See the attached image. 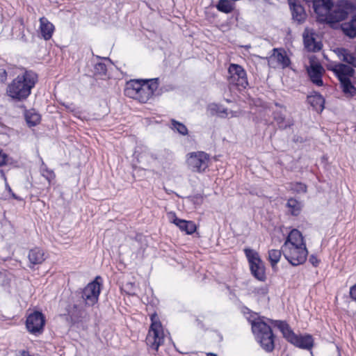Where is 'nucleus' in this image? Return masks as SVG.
I'll return each instance as SVG.
<instances>
[{"label": "nucleus", "instance_id": "1", "mask_svg": "<svg viewBox=\"0 0 356 356\" xmlns=\"http://www.w3.org/2000/svg\"><path fill=\"white\" fill-rule=\"evenodd\" d=\"M249 321L251 323L252 331L256 341L261 347L267 352H271L275 347L274 335L271 330V324L277 327L283 334V337L295 346L309 350L313 347L314 339L310 334L297 335L283 321H275L264 317L252 316Z\"/></svg>", "mask_w": 356, "mask_h": 356}, {"label": "nucleus", "instance_id": "2", "mask_svg": "<svg viewBox=\"0 0 356 356\" xmlns=\"http://www.w3.org/2000/svg\"><path fill=\"white\" fill-rule=\"evenodd\" d=\"M355 8L353 3L347 1L334 5L332 0H313V9L318 20L330 24L344 19Z\"/></svg>", "mask_w": 356, "mask_h": 356}, {"label": "nucleus", "instance_id": "3", "mask_svg": "<svg viewBox=\"0 0 356 356\" xmlns=\"http://www.w3.org/2000/svg\"><path fill=\"white\" fill-rule=\"evenodd\" d=\"M284 258L293 266L305 263L308 255L306 243L302 233L298 229H293L289 234L282 246Z\"/></svg>", "mask_w": 356, "mask_h": 356}, {"label": "nucleus", "instance_id": "4", "mask_svg": "<svg viewBox=\"0 0 356 356\" xmlns=\"http://www.w3.org/2000/svg\"><path fill=\"white\" fill-rule=\"evenodd\" d=\"M38 81V75L31 70L22 69L17 76L8 85L6 94L11 99L22 101L31 93Z\"/></svg>", "mask_w": 356, "mask_h": 356}, {"label": "nucleus", "instance_id": "5", "mask_svg": "<svg viewBox=\"0 0 356 356\" xmlns=\"http://www.w3.org/2000/svg\"><path fill=\"white\" fill-rule=\"evenodd\" d=\"M158 88L156 79H133L127 82L124 95L141 103L147 102Z\"/></svg>", "mask_w": 356, "mask_h": 356}, {"label": "nucleus", "instance_id": "6", "mask_svg": "<svg viewBox=\"0 0 356 356\" xmlns=\"http://www.w3.org/2000/svg\"><path fill=\"white\" fill-rule=\"evenodd\" d=\"M150 320L151 325L146 337V343L149 348L156 352L159 348L163 344L164 339L168 333L165 331L156 313L151 315Z\"/></svg>", "mask_w": 356, "mask_h": 356}, {"label": "nucleus", "instance_id": "7", "mask_svg": "<svg viewBox=\"0 0 356 356\" xmlns=\"http://www.w3.org/2000/svg\"><path fill=\"white\" fill-rule=\"evenodd\" d=\"M328 69L338 77L340 81L342 90L347 97H353L356 95V88L350 81V77L353 76L354 70L346 65L330 64Z\"/></svg>", "mask_w": 356, "mask_h": 356}, {"label": "nucleus", "instance_id": "8", "mask_svg": "<svg viewBox=\"0 0 356 356\" xmlns=\"http://www.w3.org/2000/svg\"><path fill=\"white\" fill-rule=\"evenodd\" d=\"M209 156L203 152H191L186 155L187 168L194 172H203L209 166Z\"/></svg>", "mask_w": 356, "mask_h": 356}, {"label": "nucleus", "instance_id": "9", "mask_svg": "<svg viewBox=\"0 0 356 356\" xmlns=\"http://www.w3.org/2000/svg\"><path fill=\"white\" fill-rule=\"evenodd\" d=\"M252 274L259 280L264 281L266 278L265 268L258 252L252 249H245Z\"/></svg>", "mask_w": 356, "mask_h": 356}, {"label": "nucleus", "instance_id": "10", "mask_svg": "<svg viewBox=\"0 0 356 356\" xmlns=\"http://www.w3.org/2000/svg\"><path fill=\"white\" fill-rule=\"evenodd\" d=\"M99 280V277H96V279L90 282L83 291L82 298L85 304L88 306H93L98 301L102 289V284Z\"/></svg>", "mask_w": 356, "mask_h": 356}, {"label": "nucleus", "instance_id": "11", "mask_svg": "<svg viewBox=\"0 0 356 356\" xmlns=\"http://www.w3.org/2000/svg\"><path fill=\"white\" fill-rule=\"evenodd\" d=\"M45 324L44 315L38 311L29 314L26 317V327L27 330L33 334H40Z\"/></svg>", "mask_w": 356, "mask_h": 356}, {"label": "nucleus", "instance_id": "12", "mask_svg": "<svg viewBox=\"0 0 356 356\" xmlns=\"http://www.w3.org/2000/svg\"><path fill=\"white\" fill-rule=\"evenodd\" d=\"M228 72L229 81L231 84L241 88H245L248 86L246 72L241 66L237 64H231Z\"/></svg>", "mask_w": 356, "mask_h": 356}, {"label": "nucleus", "instance_id": "13", "mask_svg": "<svg viewBox=\"0 0 356 356\" xmlns=\"http://www.w3.org/2000/svg\"><path fill=\"white\" fill-rule=\"evenodd\" d=\"M268 64L272 67L284 68L289 65L290 60L285 51L275 49L268 59Z\"/></svg>", "mask_w": 356, "mask_h": 356}, {"label": "nucleus", "instance_id": "14", "mask_svg": "<svg viewBox=\"0 0 356 356\" xmlns=\"http://www.w3.org/2000/svg\"><path fill=\"white\" fill-rule=\"evenodd\" d=\"M308 75L313 83L318 86L323 84L321 79L324 70L321 65L313 59H310L309 66L307 67Z\"/></svg>", "mask_w": 356, "mask_h": 356}, {"label": "nucleus", "instance_id": "15", "mask_svg": "<svg viewBox=\"0 0 356 356\" xmlns=\"http://www.w3.org/2000/svg\"><path fill=\"white\" fill-rule=\"evenodd\" d=\"M303 40L305 47L309 51H318L321 48V44L316 41L314 33L312 29H305L303 33Z\"/></svg>", "mask_w": 356, "mask_h": 356}, {"label": "nucleus", "instance_id": "16", "mask_svg": "<svg viewBox=\"0 0 356 356\" xmlns=\"http://www.w3.org/2000/svg\"><path fill=\"white\" fill-rule=\"evenodd\" d=\"M292 13L293 19L301 23L306 19L307 15L303 7L296 0H288Z\"/></svg>", "mask_w": 356, "mask_h": 356}, {"label": "nucleus", "instance_id": "17", "mask_svg": "<svg viewBox=\"0 0 356 356\" xmlns=\"http://www.w3.org/2000/svg\"><path fill=\"white\" fill-rule=\"evenodd\" d=\"M54 26L50 22L47 18L41 17L40 19V26L39 31L41 35V37L45 40H48L51 37L54 32Z\"/></svg>", "mask_w": 356, "mask_h": 356}, {"label": "nucleus", "instance_id": "18", "mask_svg": "<svg viewBox=\"0 0 356 356\" xmlns=\"http://www.w3.org/2000/svg\"><path fill=\"white\" fill-rule=\"evenodd\" d=\"M209 111L212 115H217L221 118H233L237 115L235 111H228L226 108L216 104H211L208 106Z\"/></svg>", "mask_w": 356, "mask_h": 356}, {"label": "nucleus", "instance_id": "19", "mask_svg": "<svg viewBox=\"0 0 356 356\" xmlns=\"http://www.w3.org/2000/svg\"><path fill=\"white\" fill-rule=\"evenodd\" d=\"M334 52L341 60L356 67V53H351L343 48H337Z\"/></svg>", "mask_w": 356, "mask_h": 356}, {"label": "nucleus", "instance_id": "20", "mask_svg": "<svg viewBox=\"0 0 356 356\" xmlns=\"http://www.w3.org/2000/svg\"><path fill=\"white\" fill-rule=\"evenodd\" d=\"M309 103L318 112H321L324 108L325 100L323 96L317 92L308 96Z\"/></svg>", "mask_w": 356, "mask_h": 356}, {"label": "nucleus", "instance_id": "21", "mask_svg": "<svg viewBox=\"0 0 356 356\" xmlns=\"http://www.w3.org/2000/svg\"><path fill=\"white\" fill-rule=\"evenodd\" d=\"M29 259L33 264H42L45 259L44 252L40 248H33L29 253Z\"/></svg>", "mask_w": 356, "mask_h": 356}, {"label": "nucleus", "instance_id": "22", "mask_svg": "<svg viewBox=\"0 0 356 356\" xmlns=\"http://www.w3.org/2000/svg\"><path fill=\"white\" fill-rule=\"evenodd\" d=\"M342 30L347 36L352 38L356 37V15L350 22L342 25Z\"/></svg>", "mask_w": 356, "mask_h": 356}, {"label": "nucleus", "instance_id": "23", "mask_svg": "<svg viewBox=\"0 0 356 356\" xmlns=\"http://www.w3.org/2000/svg\"><path fill=\"white\" fill-rule=\"evenodd\" d=\"M176 226L178 227L181 232H184L187 234H193L197 229L195 224L193 221L182 219H181Z\"/></svg>", "mask_w": 356, "mask_h": 356}, {"label": "nucleus", "instance_id": "24", "mask_svg": "<svg viewBox=\"0 0 356 356\" xmlns=\"http://www.w3.org/2000/svg\"><path fill=\"white\" fill-rule=\"evenodd\" d=\"M25 118L27 124L30 126H35L40 122V115L35 110H30L26 112Z\"/></svg>", "mask_w": 356, "mask_h": 356}, {"label": "nucleus", "instance_id": "25", "mask_svg": "<svg viewBox=\"0 0 356 356\" xmlns=\"http://www.w3.org/2000/svg\"><path fill=\"white\" fill-rule=\"evenodd\" d=\"M288 211L293 216H298L302 209V204L297 200L291 198L286 203Z\"/></svg>", "mask_w": 356, "mask_h": 356}, {"label": "nucleus", "instance_id": "26", "mask_svg": "<svg viewBox=\"0 0 356 356\" xmlns=\"http://www.w3.org/2000/svg\"><path fill=\"white\" fill-rule=\"evenodd\" d=\"M216 8L219 11L225 13H229L234 9L232 4L228 0H219Z\"/></svg>", "mask_w": 356, "mask_h": 356}, {"label": "nucleus", "instance_id": "27", "mask_svg": "<svg viewBox=\"0 0 356 356\" xmlns=\"http://www.w3.org/2000/svg\"><path fill=\"white\" fill-rule=\"evenodd\" d=\"M282 252L278 250H270L268 252V259L273 267H275L279 262Z\"/></svg>", "mask_w": 356, "mask_h": 356}, {"label": "nucleus", "instance_id": "28", "mask_svg": "<svg viewBox=\"0 0 356 356\" xmlns=\"http://www.w3.org/2000/svg\"><path fill=\"white\" fill-rule=\"evenodd\" d=\"M171 128L174 131H177L179 134L183 136H186L188 134V129L186 127L184 124L177 122L175 120H172L171 121Z\"/></svg>", "mask_w": 356, "mask_h": 356}, {"label": "nucleus", "instance_id": "29", "mask_svg": "<svg viewBox=\"0 0 356 356\" xmlns=\"http://www.w3.org/2000/svg\"><path fill=\"white\" fill-rule=\"evenodd\" d=\"M15 162L10 158L2 149H0V166L15 164Z\"/></svg>", "mask_w": 356, "mask_h": 356}, {"label": "nucleus", "instance_id": "30", "mask_svg": "<svg viewBox=\"0 0 356 356\" xmlns=\"http://www.w3.org/2000/svg\"><path fill=\"white\" fill-rule=\"evenodd\" d=\"M42 175L50 183L55 177L54 172L49 170L46 166L41 168Z\"/></svg>", "mask_w": 356, "mask_h": 356}, {"label": "nucleus", "instance_id": "31", "mask_svg": "<svg viewBox=\"0 0 356 356\" xmlns=\"http://www.w3.org/2000/svg\"><path fill=\"white\" fill-rule=\"evenodd\" d=\"M95 73L96 74L104 75L106 72V66L102 62H98L95 65Z\"/></svg>", "mask_w": 356, "mask_h": 356}, {"label": "nucleus", "instance_id": "32", "mask_svg": "<svg viewBox=\"0 0 356 356\" xmlns=\"http://www.w3.org/2000/svg\"><path fill=\"white\" fill-rule=\"evenodd\" d=\"M291 189L297 193H304L306 191L307 187L302 183H296L293 185Z\"/></svg>", "mask_w": 356, "mask_h": 356}, {"label": "nucleus", "instance_id": "33", "mask_svg": "<svg viewBox=\"0 0 356 356\" xmlns=\"http://www.w3.org/2000/svg\"><path fill=\"white\" fill-rule=\"evenodd\" d=\"M167 218L169 222L175 224V225H177L178 222L181 220V219L178 218L174 212H168L167 213Z\"/></svg>", "mask_w": 356, "mask_h": 356}, {"label": "nucleus", "instance_id": "34", "mask_svg": "<svg viewBox=\"0 0 356 356\" xmlns=\"http://www.w3.org/2000/svg\"><path fill=\"white\" fill-rule=\"evenodd\" d=\"M309 262L314 266H317L319 264V259L317 258L316 256L315 255H311L309 257Z\"/></svg>", "mask_w": 356, "mask_h": 356}, {"label": "nucleus", "instance_id": "35", "mask_svg": "<svg viewBox=\"0 0 356 356\" xmlns=\"http://www.w3.org/2000/svg\"><path fill=\"white\" fill-rule=\"evenodd\" d=\"M350 295L353 300H356V284L350 288Z\"/></svg>", "mask_w": 356, "mask_h": 356}, {"label": "nucleus", "instance_id": "36", "mask_svg": "<svg viewBox=\"0 0 356 356\" xmlns=\"http://www.w3.org/2000/svg\"><path fill=\"white\" fill-rule=\"evenodd\" d=\"M193 201L197 204H200L203 201V197L202 195L194 196Z\"/></svg>", "mask_w": 356, "mask_h": 356}, {"label": "nucleus", "instance_id": "37", "mask_svg": "<svg viewBox=\"0 0 356 356\" xmlns=\"http://www.w3.org/2000/svg\"><path fill=\"white\" fill-rule=\"evenodd\" d=\"M17 356H34L33 355H31L29 352L27 351H25V350H23L22 352H20Z\"/></svg>", "mask_w": 356, "mask_h": 356}, {"label": "nucleus", "instance_id": "38", "mask_svg": "<svg viewBox=\"0 0 356 356\" xmlns=\"http://www.w3.org/2000/svg\"><path fill=\"white\" fill-rule=\"evenodd\" d=\"M275 119L277 120L278 123H280L281 122H282V121H283V119H284V118H283L282 117H280V118H277L275 117Z\"/></svg>", "mask_w": 356, "mask_h": 356}, {"label": "nucleus", "instance_id": "39", "mask_svg": "<svg viewBox=\"0 0 356 356\" xmlns=\"http://www.w3.org/2000/svg\"><path fill=\"white\" fill-rule=\"evenodd\" d=\"M6 189L8 190V191L9 193H11V192H12V191H11V188H10V187L7 184H6Z\"/></svg>", "mask_w": 356, "mask_h": 356}, {"label": "nucleus", "instance_id": "40", "mask_svg": "<svg viewBox=\"0 0 356 356\" xmlns=\"http://www.w3.org/2000/svg\"><path fill=\"white\" fill-rule=\"evenodd\" d=\"M207 356H217V355H216V354L211 353H207Z\"/></svg>", "mask_w": 356, "mask_h": 356}, {"label": "nucleus", "instance_id": "41", "mask_svg": "<svg viewBox=\"0 0 356 356\" xmlns=\"http://www.w3.org/2000/svg\"><path fill=\"white\" fill-rule=\"evenodd\" d=\"M129 286L132 287L133 284L131 283H129V284L125 285V287H127V286Z\"/></svg>", "mask_w": 356, "mask_h": 356}, {"label": "nucleus", "instance_id": "42", "mask_svg": "<svg viewBox=\"0 0 356 356\" xmlns=\"http://www.w3.org/2000/svg\"><path fill=\"white\" fill-rule=\"evenodd\" d=\"M12 196L15 198V199H17V197L15 196V195L14 193H12Z\"/></svg>", "mask_w": 356, "mask_h": 356}, {"label": "nucleus", "instance_id": "43", "mask_svg": "<svg viewBox=\"0 0 356 356\" xmlns=\"http://www.w3.org/2000/svg\"><path fill=\"white\" fill-rule=\"evenodd\" d=\"M305 1L308 2V1H310L311 0H305Z\"/></svg>", "mask_w": 356, "mask_h": 356}]
</instances>
